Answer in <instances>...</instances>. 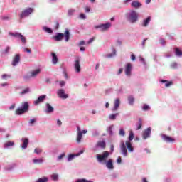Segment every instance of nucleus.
Listing matches in <instances>:
<instances>
[{
  "label": "nucleus",
  "instance_id": "1",
  "mask_svg": "<svg viewBox=\"0 0 182 182\" xmlns=\"http://www.w3.org/2000/svg\"><path fill=\"white\" fill-rule=\"evenodd\" d=\"M64 36H65V42H69L70 39V32L69 31V29L65 28L64 33H57V35L53 37V39H54V41H55L56 42H60V41L63 39Z\"/></svg>",
  "mask_w": 182,
  "mask_h": 182
},
{
  "label": "nucleus",
  "instance_id": "2",
  "mask_svg": "<svg viewBox=\"0 0 182 182\" xmlns=\"http://www.w3.org/2000/svg\"><path fill=\"white\" fill-rule=\"evenodd\" d=\"M110 156V153L107 151H105L102 154H97V160L99 163L105 164L107 161V159Z\"/></svg>",
  "mask_w": 182,
  "mask_h": 182
},
{
  "label": "nucleus",
  "instance_id": "3",
  "mask_svg": "<svg viewBox=\"0 0 182 182\" xmlns=\"http://www.w3.org/2000/svg\"><path fill=\"white\" fill-rule=\"evenodd\" d=\"M29 110V104L28 102H26L23 103V107L22 108H18L15 113L18 116H21V114H23V113H26Z\"/></svg>",
  "mask_w": 182,
  "mask_h": 182
},
{
  "label": "nucleus",
  "instance_id": "4",
  "mask_svg": "<svg viewBox=\"0 0 182 182\" xmlns=\"http://www.w3.org/2000/svg\"><path fill=\"white\" fill-rule=\"evenodd\" d=\"M35 11L33 8H28L23 11L20 14V18L22 19L23 18H26V16H29L31 14H32Z\"/></svg>",
  "mask_w": 182,
  "mask_h": 182
},
{
  "label": "nucleus",
  "instance_id": "5",
  "mask_svg": "<svg viewBox=\"0 0 182 182\" xmlns=\"http://www.w3.org/2000/svg\"><path fill=\"white\" fill-rule=\"evenodd\" d=\"M139 18V14L135 11H132L129 14V22L132 23H134V22H137V19Z\"/></svg>",
  "mask_w": 182,
  "mask_h": 182
},
{
  "label": "nucleus",
  "instance_id": "6",
  "mask_svg": "<svg viewBox=\"0 0 182 182\" xmlns=\"http://www.w3.org/2000/svg\"><path fill=\"white\" fill-rule=\"evenodd\" d=\"M110 26H112V23H107L105 24L95 26V29H100V31H102V32H103L105 31H107V29H109L110 28Z\"/></svg>",
  "mask_w": 182,
  "mask_h": 182
},
{
  "label": "nucleus",
  "instance_id": "7",
  "mask_svg": "<svg viewBox=\"0 0 182 182\" xmlns=\"http://www.w3.org/2000/svg\"><path fill=\"white\" fill-rule=\"evenodd\" d=\"M57 96L60 99H68L69 97V95L65 93V90L60 89L57 92Z\"/></svg>",
  "mask_w": 182,
  "mask_h": 182
},
{
  "label": "nucleus",
  "instance_id": "8",
  "mask_svg": "<svg viewBox=\"0 0 182 182\" xmlns=\"http://www.w3.org/2000/svg\"><path fill=\"white\" fill-rule=\"evenodd\" d=\"M162 139L164 141H166V143H173V141H176V139L174 138H172L169 136H167L164 134H161Z\"/></svg>",
  "mask_w": 182,
  "mask_h": 182
},
{
  "label": "nucleus",
  "instance_id": "9",
  "mask_svg": "<svg viewBox=\"0 0 182 182\" xmlns=\"http://www.w3.org/2000/svg\"><path fill=\"white\" fill-rule=\"evenodd\" d=\"M19 62H21V55L19 54H16L13 58L11 65L12 66H16Z\"/></svg>",
  "mask_w": 182,
  "mask_h": 182
},
{
  "label": "nucleus",
  "instance_id": "10",
  "mask_svg": "<svg viewBox=\"0 0 182 182\" xmlns=\"http://www.w3.org/2000/svg\"><path fill=\"white\" fill-rule=\"evenodd\" d=\"M151 134V127H149L146 129H145L143 133L144 140H146V139H149V137H150Z\"/></svg>",
  "mask_w": 182,
  "mask_h": 182
},
{
  "label": "nucleus",
  "instance_id": "11",
  "mask_svg": "<svg viewBox=\"0 0 182 182\" xmlns=\"http://www.w3.org/2000/svg\"><path fill=\"white\" fill-rule=\"evenodd\" d=\"M74 67L75 69V72H77V73H79V72H80V60L79 58H77L75 60Z\"/></svg>",
  "mask_w": 182,
  "mask_h": 182
},
{
  "label": "nucleus",
  "instance_id": "12",
  "mask_svg": "<svg viewBox=\"0 0 182 182\" xmlns=\"http://www.w3.org/2000/svg\"><path fill=\"white\" fill-rule=\"evenodd\" d=\"M125 75H127V76L132 75V64L130 63H127L125 67Z\"/></svg>",
  "mask_w": 182,
  "mask_h": 182
},
{
  "label": "nucleus",
  "instance_id": "13",
  "mask_svg": "<svg viewBox=\"0 0 182 182\" xmlns=\"http://www.w3.org/2000/svg\"><path fill=\"white\" fill-rule=\"evenodd\" d=\"M120 149H121V151H122L123 156H124L126 157L127 156V149L126 148V145L124 144V143L123 141L121 142Z\"/></svg>",
  "mask_w": 182,
  "mask_h": 182
},
{
  "label": "nucleus",
  "instance_id": "14",
  "mask_svg": "<svg viewBox=\"0 0 182 182\" xmlns=\"http://www.w3.org/2000/svg\"><path fill=\"white\" fill-rule=\"evenodd\" d=\"M105 164H106V167L109 170H113L114 168V166H113V160L109 159Z\"/></svg>",
  "mask_w": 182,
  "mask_h": 182
},
{
  "label": "nucleus",
  "instance_id": "15",
  "mask_svg": "<svg viewBox=\"0 0 182 182\" xmlns=\"http://www.w3.org/2000/svg\"><path fill=\"white\" fill-rule=\"evenodd\" d=\"M46 98V95H43L38 97V98L36 101H34V105H39V103L43 102V100H45Z\"/></svg>",
  "mask_w": 182,
  "mask_h": 182
},
{
  "label": "nucleus",
  "instance_id": "16",
  "mask_svg": "<svg viewBox=\"0 0 182 182\" xmlns=\"http://www.w3.org/2000/svg\"><path fill=\"white\" fill-rule=\"evenodd\" d=\"M119 106H120V99L117 98L114 101V106L112 109V112H116L117 109H119Z\"/></svg>",
  "mask_w": 182,
  "mask_h": 182
},
{
  "label": "nucleus",
  "instance_id": "17",
  "mask_svg": "<svg viewBox=\"0 0 182 182\" xmlns=\"http://www.w3.org/2000/svg\"><path fill=\"white\" fill-rule=\"evenodd\" d=\"M97 147L100 149H106V142L105 141H100L97 143Z\"/></svg>",
  "mask_w": 182,
  "mask_h": 182
},
{
  "label": "nucleus",
  "instance_id": "18",
  "mask_svg": "<svg viewBox=\"0 0 182 182\" xmlns=\"http://www.w3.org/2000/svg\"><path fill=\"white\" fill-rule=\"evenodd\" d=\"M28 144H29V139H28V138H25L24 139H23V144L21 145V148L27 149Z\"/></svg>",
  "mask_w": 182,
  "mask_h": 182
},
{
  "label": "nucleus",
  "instance_id": "19",
  "mask_svg": "<svg viewBox=\"0 0 182 182\" xmlns=\"http://www.w3.org/2000/svg\"><path fill=\"white\" fill-rule=\"evenodd\" d=\"M46 107H47L46 113H53V110H55L53 107H52V105H50V103L46 104Z\"/></svg>",
  "mask_w": 182,
  "mask_h": 182
},
{
  "label": "nucleus",
  "instance_id": "20",
  "mask_svg": "<svg viewBox=\"0 0 182 182\" xmlns=\"http://www.w3.org/2000/svg\"><path fill=\"white\" fill-rule=\"evenodd\" d=\"M125 144L127 146V148L128 149L129 151H130V153L133 152V146H132V143L129 141H127L125 142Z\"/></svg>",
  "mask_w": 182,
  "mask_h": 182
},
{
  "label": "nucleus",
  "instance_id": "21",
  "mask_svg": "<svg viewBox=\"0 0 182 182\" xmlns=\"http://www.w3.org/2000/svg\"><path fill=\"white\" fill-rule=\"evenodd\" d=\"M51 56H52V63H53V65H56V63H58V56L55 53H52Z\"/></svg>",
  "mask_w": 182,
  "mask_h": 182
},
{
  "label": "nucleus",
  "instance_id": "22",
  "mask_svg": "<svg viewBox=\"0 0 182 182\" xmlns=\"http://www.w3.org/2000/svg\"><path fill=\"white\" fill-rule=\"evenodd\" d=\"M33 163H34V164H42V163H43V158L34 159H33Z\"/></svg>",
  "mask_w": 182,
  "mask_h": 182
},
{
  "label": "nucleus",
  "instance_id": "23",
  "mask_svg": "<svg viewBox=\"0 0 182 182\" xmlns=\"http://www.w3.org/2000/svg\"><path fill=\"white\" fill-rule=\"evenodd\" d=\"M9 35H10V36H14V38H18L22 37V34H21L18 32H16V33L9 32Z\"/></svg>",
  "mask_w": 182,
  "mask_h": 182
},
{
  "label": "nucleus",
  "instance_id": "24",
  "mask_svg": "<svg viewBox=\"0 0 182 182\" xmlns=\"http://www.w3.org/2000/svg\"><path fill=\"white\" fill-rule=\"evenodd\" d=\"M131 5L133 6V8H140V6H141V4L140 2H139V1H133Z\"/></svg>",
  "mask_w": 182,
  "mask_h": 182
},
{
  "label": "nucleus",
  "instance_id": "25",
  "mask_svg": "<svg viewBox=\"0 0 182 182\" xmlns=\"http://www.w3.org/2000/svg\"><path fill=\"white\" fill-rule=\"evenodd\" d=\"M150 21H151V18L150 16H149L147 18L144 20L142 26H144V27L147 26V25H149V23H150Z\"/></svg>",
  "mask_w": 182,
  "mask_h": 182
},
{
  "label": "nucleus",
  "instance_id": "26",
  "mask_svg": "<svg viewBox=\"0 0 182 182\" xmlns=\"http://www.w3.org/2000/svg\"><path fill=\"white\" fill-rule=\"evenodd\" d=\"M161 82V83H166L165 84L166 87H169V86H171V85H173V82L171 81L168 82L167 80H162Z\"/></svg>",
  "mask_w": 182,
  "mask_h": 182
},
{
  "label": "nucleus",
  "instance_id": "27",
  "mask_svg": "<svg viewBox=\"0 0 182 182\" xmlns=\"http://www.w3.org/2000/svg\"><path fill=\"white\" fill-rule=\"evenodd\" d=\"M11 50V47L7 46L5 50L1 51L2 55H8L9 53V50Z\"/></svg>",
  "mask_w": 182,
  "mask_h": 182
},
{
  "label": "nucleus",
  "instance_id": "28",
  "mask_svg": "<svg viewBox=\"0 0 182 182\" xmlns=\"http://www.w3.org/2000/svg\"><path fill=\"white\" fill-rule=\"evenodd\" d=\"M39 73H41V70L37 69L31 73V76H33V77L35 76H37V75H39Z\"/></svg>",
  "mask_w": 182,
  "mask_h": 182
},
{
  "label": "nucleus",
  "instance_id": "29",
  "mask_svg": "<svg viewBox=\"0 0 182 182\" xmlns=\"http://www.w3.org/2000/svg\"><path fill=\"white\" fill-rule=\"evenodd\" d=\"M82 132H80L77 134V143H80V141H82Z\"/></svg>",
  "mask_w": 182,
  "mask_h": 182
},
{
  "label": "nucleus",
  "instance_id": "30",
  "mask_svg": "<svg viewBox=\"0 0 182 182\" xmlns=\"http://www.w3.org/2000/svg\"><path fill=\"white\" fill-rule=\"evenodd\" d=\"M43 29L47 33H53V31L51 30V28H49L46 26L43 27Z\"/></svg>",
  "mask_w": 182,
  "mask_h": 182
},
{
  "label": "nucleus",
  "instance_id": "31",
  "mask_svg": "<svg viewBox=\"0 0 182 182\" xmlns=\"http://www.w3.org/2000/svg\"><path fill=\"white\" fill-rule=\"evenodd\" d=\"M175 53L176 56H182V51L178 48H175Z\"/></svg>",
  "mask_w": 182,
  "mask_h": 182
},
{
  "label": "nucleus",
  "instance_id": "32",
  "mask_svg": "<svg viewBox=\"0 0 182 182\" xmlns=\"http://www.w3.org/2000/svg\"><path fill=\"white\" fill-rule=\"evenodd\" d=\"M51 178L54 181H56L59 180V176L57 173H53V175H51Z\"/></svg>",
  "mask_w": 182,
  "mask_h": 182
},
{
  "label": "nucleus",
  "instance_id": "33",
  "mask_svg": "<svg viewBox=\"0 0 182 182\" xmlns=\"http://www.w3.org/2000/svg\"><path fill=\"white\" fill-rule=\"evenodd\" d=\"M49 181V178L47 177H43L42 178H38L36 182H48Z\"/></svg>",
  "mask_w": 182,
  "mask_h": 182
},
{
  "label": "nucleus",
  "instance_id": "34",
  "mask_svg": "<svg viewBox=\"0 0 182 182\" xmlns=\"http://www.w3.org/2000/svg\"><path fill=\"white\" fill-rule=\"evenodd\" d=\"M128 102L129 105H133V103H134V97L132 96L128 97Z\"/></svg>",
  "mask_w": 182,
  "mask_h": 182
},
{
  "label": "nucleus",
  "instance_id": "35",
  "mask_svg": "<svg viewBox=\"0 0 182 182\" xmlns=\"http://www.w3.org/2000/svg\"><path fill=\"white\" fill-rule=\"evenodd\" d=\"M14 144H15V142H14V141H8L7 143H6L4 144V147H11V146H14Z\"/></svg>",
  "mask_w": 182,
  "mask_h": 182
},
{
  "label": "nucleus",
  "instance_id": "36",
  "mask_svg": "<svg viewBox=\"0 0 182 182\" xmlns=\"http://www.w3.org/2000/svg\"><path fill=\"white\" fill-rule=\"evenodd\" d=\"M134 139V134L133 133V131L129 132V141H132Z\"/></svg>",
  "mask_w": 182,
  "mask_h": 182
},
{
  "label": "nucleus",
  "instance_id": "37",
  "mask_svg": "<svg viewBox=\"0 0 182 182\" xmlns=\"http://www.w3.org/2000/svg\"><path fill=\"white\" fill-rule=\"evenodd\" d=\"M116 116H119V113H116L115 114H110L109 118L110 120H116Z\"/></svg>",
  "mask_w": 182,
  "mask_h": 182
},
{
  "label": "nucleus",
  "instance_id": "38",
  "mask_svg": "<svg viewBox=\"0 0 182 182\" xmlns=\"http://www.w3.org/2000/svg\"><path fill=\"white\" fill-rule=\"evenodd\" d=\"M141 126H142L141 118H139L136 130H140L141 129Z\"/></svg>",
  "mask_w": 182,
  "mask_h": 182
},
{
  "label": "nucleus",
  "instance_id": "39",
  "mask_svg": "<svg viewBox=\"0 0 182 182\" xmlns=\"http://www.w3.org/2000/svg\"><path fill=\"white\" fill-rule=\"evenodd\" d=\"M41 152H42V149L40 148H36L34 149V153H36V154H41Z\"/></svg>",
  "mask_w": 182,
  "mask_h": 182
},
{
  "label": "nucleus",
  "instance_id": "40",
  "mask_svg": "<svg viewBox=\"0 0 182 182\" xmlns=\"http://www.w3.org/2000/svg\"><path fill=\"white\" fill-rule=\"evenodd\" d=\"M21 40V42L25 44L26 43V38L23 36V35H21V37L19 38Z\"/></svg>",
  "mask_w": 182,
  "mask_h": 182
},
{
  "label": "nucleus",
  "instance_id": "41",
  "mask_svg": "<svg viewBox=\"0 0 182 182\" xmlns=\"http://www.w3.org/2000/svg\"><path fill=\"white\" fill-rule=\"evenodd\" d=\"M143 110H144L145 112L147 111V110H150V107L145 104L143 106Z\"/></svg>",
  "mask_w": 182,
  "mask_h": 182
},
{
  "label": "nucleus",
  "instance_id": "42",
  "mask_svg": "<svg viewBox=\"0 0 182 182\" xmlns=\"http://www.w3.org/2000/svg\"><path fill=\"white\" fill-rule=\"evenodd\" d=\"M75 154H70L68 158V161L73 160V159H75Z\"/></svg>",
  "mask_w": 182,
  "mask_h": 182
},
{
  "label": "nucleus",
  "instance_id": "43",
  "mask_svg": "<svg viewBox=\"0 0 182 182\" xmlns=\"http://www.w3.org/2000/svg\"><path fill=\"white\" fill-rule=\"evenodd\" d=\"M29 92V88L24 89L22 92H20L21 95H26V93H28Z\"/></svg>",
  "mask_w": 182,
  "mask_h": 182
},
{
  "label": "nucleus",
  "instance_id": "44",
  "mask_svg": "<svg viewBox=\"0 0 182 182\" xmlns=\"http://www.w3.org/2000/svg\"><path fill=\"white\" fill-rule=\"evenodd\" d=\"M66 156V154L63 153L61 155L58 156V160H62L63 157H65Z\"/></svg>",
  "mask_w": 182,
  "mask_h": 182
},
{
  "label": "nucleus",
  "instance_id": "45",
  "mask_svg": "<svg viewBox=\"0 0 182 182\" xmlns=\"http://www.w3.org/2000/svg\"><path fill=\"white\" fill-rule=\"evenodd\" d=\"M125 134H126V133L124 132V129H120V130H119V135H120V136H124Z\"/></svg>",
  "mask_w": 182,
  "mask_h": 182
},
{
  "label": "nucleus",
  "instance_id": "46",
  "mask_svg": "<svg viewBox=\"0 0 182 182\" xmlns=\"http://www.w3.org/2000/svg\"><path fill=\"white\" fill-rule=\"evenodd\" d=\"M23 52H27V53H32V50L29 48H23Z\"/></svg>",
  "mask_w": 182,
  "mask_h": 182
},
{
  "label": "nucleus",
  "instance_id": "47",
  "mask_svg": "<svg viewBox=\"0 0 182 182\" xmlns=\"http://www.w3.org/2000/svg\"><path fill=\"white\" fill-rule=\"evenodd\" d=\"M36 122V118L31 119L29 121L30 124H33Z\"/></svg>",
  "mask_w": 182,
  "mask_h": 182
},
{
  "label": "nucleus",
  "instance_id": "48",
  "mask_svg": "<svg viewBox=\"0 0 182 182\" xmlns=\"http://www.w3.org/2000/svg\"><path fill=\"white\" fill-rule=\"evenodd\" d=\"M8 77H11V76H10V75H6V74H4V75H2V79H4V80H6V79H8Z\"/></svg>",
  "mask_w": 182,
  "mask_h": 182
},
{
  "label": "nucleus",
  "instance_id": "49",
  "mask_svg": "<svg viewBox=\"0 0 182 182\" xmlns=\"http://www.w3.org/2000/svg\"><path fill=\"white\" fill-rule=\"evenodd\" d=\"M80 19H86V15H85V14H80Z\"/></svg>",
  "mask_w": 182,
  "mask_h": 182
},
{
  "label": "nucleus",
  "instance_id": "50",
  "mask_svg": "<svg viewBox=\"0 0 182 182\" xmlns=\"http://www.w3.org/2000/svg\"><path fill=\"white\" fill-rule=\"evenodd\" d=\"M159 43H161V45H164L166 43V41L164 38H161L159 40Z\"/></svg>",
  "mask_w": 182,
  "mask_h": 182
},
{
  "label": "nucleus",
  "instance_id": "51",
  "mask_svg": "<svg viewBox=\"0 0 182 182\" xmlns=\"http://www.w3.org/2000/svg\"><path fill=\"white\" fill-rule=\"evenodd\" d=\"M131 60L134 62V60H136V55H134V54H132L131 55Z\"/></svg>",
  "mask_w": 182,
  "mask_h": 182
},
{
  "label": "nucleus",
  "instance_id": "52",
  "mask_svg": "<svg viewBox=\"0 0 182 182\" xmlns=\"http://www.w3.org/2000/svg\"><path fill=\"white\" fill-rule=\"evenodd\" d=\"M117 163H118V164H120V163H122V157L119 156L117 158Z\"/></svg>",
  "mask_w": 182,
  "mask_h": 182
},
{
  "label": "nucleus",
  "instance_id": "53",
  "mask_svg": "<svg viewBox=\"0 0 182 182\" xmlns=\"http://www.w3.org/2000/svg\"><path fill=\"white\" fill-rule=\"evenodd\" d=\"M93 41H95V37H92V38H90L88 41V42H87L88 45H90V43H92V42H93Z\"/></svg>",
  "mask_w": 182,
  "mask_h": 182
},
{
  "label": "nucleus",
  "instance_id": "54",
  "mask_svg": "<svg viewBox=\"0 0 182 182\" xmlns=\"http://www.w3.org/2000/svg\"><path fill=\"white\" fill-rule=\"evenodd\" d=\"M171 68H172V69H176V68H177V63H173L171 65Z\"/></svg>",
  "mask_w": 182,
  "mask_h": 182
},
{
  "label": "nucleus",
  "instance_id": "55",
  "mask_svg": "<svg viewBox=\"0 0 182 182\" xmlns=\"http://www.w3.org/2000/svg\"><path fill=\"white\" fill-rule=\"evenodd\" d=\"M85 12H90V7L89 6L85 7Z\"/></svg>",
  "mask_w": 182,
  "mask_h": 182
},
{
  "label": "nucleus",
  "instance_id": "56",
  "mask_svg": "<svg viewBox=\"0 0 182 182\" xmlns=\"http://www.w3.org/2000/svg\"><path fill=\"white\" fill-rule=\"evenodd\" d=\"M93 137H97L99 136V133L96 131L92 134Z\"/></svg>",
  "mask_w": 182,
  "mask_h": 182
},
{
  "label": "nucleus",
  "instance_id": "57",
  "mask_svg": "<svg viewBox=\"0 0 182 182\" xmlns=\"http://www.w3.org/2000/svg\"><path fill=\"white\" fill-rule=\"evenodd\" d=\"M57 124H58V126H62V121H60V119H58Z\"/></svg>",
  "mask_w": 182,
  "mask_h": 182
},
{
  "label": "nucleus",
  "instance_id": "58",
  "mask_svg": "<svg viewBox=\"0 0 182 182\" xmlns=\"http://www.w3.org/2000/svg\"><path fill=\"white\" fill-rule=\"evenodd\" d=\"M55 29H58L59 28V21L55 22Z\"/></svg>",
  "mask_w": 182,
  "mask_h": 182
},
{
  "label": "nucleus",
  "instance_id": "59",
  "mask_svg": "<svg viewBox=\"0 0 182 182\" xmlns=\"http://www.w3.org/2000/svg\"><path fill=\"white\" fill-rule=\"evenodd\" d=\"M65 81H60V86L63 87V86H65Z\"/></svg>",
  "mask_w": 182,
  "mask_h": 182
},
{
  "label": "nucleus",
  "instance_id": "60",
  "mask_svg": "<svg viewBox=\"0 0 182 182\" xmlns=\"http://www.w3.org/2000/svg\"><path fill=\"white\" fill-rule=\"evenodd\" d=\"M15 104H13V105H11V106L9 107V109L10 110H14V109H15Z\"/></svg>",
  "mask_w": 182,
  "mask_h": 182
},
{
  "label": "nucleus",
  "instance_id": "61",
  "mask_svg": "<svg viewBox=\"0 0 182 182\" xmlns=\"http://www.w3.org/2000/svg\"><path fill=\"white\" fill-rule=\"evenodd\" d=\"M77 182H89V181H86L85 179H79L77 181Z\"/></svg>",
  "mask_w": 182,
  "mask_h": 182
},
{
  "label": "nucleus",
  "instance_id": "62",
  "mask_svg": "<svg viewBox=\"0 0 182 182\" xmlns=\"http://www.w3.org/2000/svg\"><path fill=\"white\" fill-rule=\"evenodd\" d=\"M63 74H64L65 79H69V77L68 76V73H66V71H64Z\"/></svg>",
  "mask_w": 182,
  "mask_h": 182
},
{
  "label": "nucleus",
  "instance_id": "63",
  "mask_svg": "<svg viewBox=\"0 0 182 182\" xmlns=\"http://www.w3.org/2000/svg\"><path fill=\"white\" fill-rule=\"evenodd\" d=\"M83 45H85V41H82L79 43V46H82Z\"/></svg>",
  "mask_w": 182,
  "mask_h": 182
},
{
  "label": "nucleus",
  "instance_id": "64",
  "mask_svg": "<svg viewBox=\"0 0 182 182\" xmlns=\"http://www.w3.org/2000/svg\"><path fill=\"white\" fill-rule=\"evenodd\" d=\"M110 150H111V151H114V145H111Z\"/></svg>",
  "mask_w": 182,
  "mask_h": 182
}]
</instances>
